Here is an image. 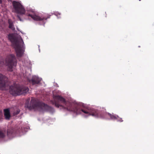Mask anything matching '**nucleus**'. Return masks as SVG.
<instances>
[{
	"label": "nucleus",
	"instance_id": "nucleus-13",
	"mask_svg": "<svg viewBox=\"0 0 154 154\" xmlns=\"http://www.w3.org/2000/svg\"><path fill=\"white\" fill-rule=\"evenodd\" d=\"M5 136V131L0 130V139L4 138Z\"/></svg>",
	"mask_w": 154,
	"mask_h": 154
},
{
	"label": "nucleus",
	"instance_id": "nucleus-20",
	"mask_svg": "<svg viewBox=\"0 0 154 154\" xmlns=\"http://www.w3.org/2000/svg\"><path fill=\"white\" fill-rule=\"evenodd\" d=\"M2 113L1 111H0V116H2Z\"/></svg>",
	"mask_w": 154,
	"mask_h": 154
},
{
	"label": "nucleus",
	"instance_id": "nucleus-12",
	"mask_svg": "<svg viewBox=\"0 0 154 154\" xmlns=\"http://www.w3.org/2000/svg\"><path fill=\"white\" fill-rule=\"evenodd\" d=\"M4 111L5 119L7 120H9L11 117L9 109H4Z\"/></svg>",
	"mask_w": 154,
	"mask_h": 154
},
{
	"label": "nucleus",
	"instance_id": "nucleus-4",
	"mask_svg": "<svg viewBox=\"0 0 154 154\" xmlns=\"http://www.w3.org/2000/svg\"><path fill=\"white\" fill-rule=\"evenodd\" d=\"M53 103L55 106L65 111H69L77 114L76 104H71L65 100L63 97L59 95L54 96Z\"/></svg>",
	"mask_w": 154,
	"mask_h": 154
},
{
	"label": "nucleus",
	"instance_id": "nucleus-3",
	"mask_svg": "<svg viewBox=\"0 0 154 154\" xmlns=\"http://www.w3.org/2000/svg\"><path fill=\"white\" fill-rule=\"evenodd\" d=\"M13 8V11L14 12L23 15L25 14L28 16L30 17L36 21L42 20H47L50 18L51 15L47 14V17H40L33 14V11L32 10L25 11V9L19 2L13 1L12 2Z\"/></svg>",
	"mask_w": 154,
	"mask_h": 154
},
{
	"label": "nucleus",
	"instance_id": "nucleus-14",
	"mask_svg": "<svg viewBox=\"0 0 154 154\" xmlns=\"http://www.w3.org/2000/svg\"><path fill=\"white\" fill-rule=\"evenodd\" d=\"M8 23L9 24V27L10 29H11L13 30H15V28L14 27L13 25V23L11 20H8Z\"/></svg>",
	"mask_w": 154,
	"mask_h": 154
},
{
	"label": "nucleus",
	"instance_id": "nucleus-9",
	"mask_svg": "<svg viewBox=\"0 0 154 154\" xmlns=\"http://www.w3.org/2000/svg\"><path fill=\"white\" fill-rule=\"evenodd\" d=\"M25 78L27 79V80L33 85L38 84L42 80V78L38 77L36 76H33L32 79H30V75L29 74L26 73L24 75Z\"/></svg>",
	"mask_w": 154,
	"mask_h": 154
},
{
	"label": "nucleus",
	"instance_id": "nucleus-19",
	"mask_svg": "<svg viewBox=\"0 0 154 154\" xmlns=\"http://www.w3.org/2000/svg\"><path fill=\"white\" fill-rule=\"evenodd\" d=\"M17 17L18 18L19 20L21 21L22 20H21V19L20 18V17H19V16L18 15H17Z\"/></svg>",
	"mask_w": 154,
	"mask_h": 154
},
{
	"label": "nucleus",
	"instance_id": "nucleus-11",
	"mask_svg": "<svg viewBox=\"0 0 154 154\" xmlns=\"http://www.w3.org/2000/svg\"><path fill=\"white\" fill-rule=\"evenodd\" d=\"M14 130L12 127L8 128L7 130V135L10 139L14 136Z\"/></svg>",
	"mask_w": 154,
	"mask_h": 154
},
{
	"label": "nucleus",
	"instance_id": "nucleus-17",
	"mask_svg": "<svg viewBox=\"0 0 154 154\" xmlns=\"http://www.w3.org/2000/svg\"><path fill=\"white\" fill-rule=\"evenodd\" d=\"M2 61H0V64L2 66L4 65V62H3V60L2 59Z\"/></svg>",
	"mask_w": 154,
	"mask_h": 154
},
{
	"label": "nucleus",
	"instance_id": "nucleus-7",
	"mask_svg": "<svg viewBox=\"0 0 154 154\" xmlns=\"http://www.w3.org/2000/svg\"><path fill=\"white\" fill-rule=\"evenodd\" d=\"M50 107L48 106L44 103L37 102L34 99H33L31 101L30 106L29 108L30 109H34L35 110H37L40 111H43L48 110Z\"/></svg>",
	"mask_w": 154,
	"mask_h": 154
},
{
	"label": "nucleus",
	"instance_id": "nucleus-1",
	"mask_svg": "<svg viewBox=\"0 0 154 154\" xmlns=\"http://www.w3.org/2000/svg\"><path fill=\"white\" fill-rule=\"evenodd\" d=\"M79 106L82 107V111L87 116H92L97 117L103 119H107L108 116L110 117L112 119H117L119 117L118 116L110 114L109 113H103L97 110L87 107L82 103L78 102V108Z\"/></svg>",
	"mask_w": 154,
	"mask_h": 154
},
{
	"label": "nucleus",
	"instance_id": "nucleus-10",
	"mask_svg": "<svg viewBox=\"0 0 154 154\" xmlns=\"http://www.w3.org/2000/svg\"><path fill=\"white\" fill-rule=\"evenodd\" d=\"M8 78L0 74V89H4L7 85Z\"/></svg>",
	"mask_w": 154,
	"mask_h": 154
},
{
	"label": "nucleus",
	"instance_id": "nucleus-5",
	"mask_svg": "<svg viewBox=\"0 0 154 154\" xmlns=\"http://www.w3.org/2000/svg\"><path fill=\"white\" fill-rule=\"evenodd\" d=\"M9 39L11 42L14 48L17 57H20L23 55L25 47L23 39L20 35L14 38L13 35L9 34L8 35Z\"/></svg>",
	"mask_w": 154,
	"mask_h": 154
},
{
	"label": "nucleus",
	"instance_id": "nucleus-6",
	"mask_svg": "<svg viewBox=\"0 0 154 154\" xmlns=\"http://www.w3.org/2000/svg\"><path fill=\"white\" fill-rule=\"evenodd\" d=\"M29 90L27 87L15 84L10 87L9 92L11 94L16 96L26 93Z\"/></svg>",
	"mask_w": 154,
	"mask_h": 154
},
{
	"label": "nucleus",
	"instance_id": "nucleus-15",
	"mask_svg": "<svg viewBox=\"0 0 154 154\" xmlns=\"http://www.w3.org/2000/svg\"><path fill=\"white\" fill-rule=\"evenodd\" d=\"M20 112V110L19 109H17L16 111V112H14L13 113V115L15 116L18 114Z\"/></svg>",
	"mask_w": 154,
	"mask_h": 154
},
{
	"label": "nucleus",
	"instance_id": "nucleus-18",
	"mask_svg": "<svg viewBox=\"0 0 154 154\" xmlns=\"http://www.w3.org/2000/svg\"><path fill=\"white\" fill-rule=\"evenodd\" d=\"M118 121L120 122H122L123 120H122V119L121 118H119L118 119Z\"/></svg>",
	"mask_w": 154,
	"mask_h": 154
},
{
	"label": "nucleus",
	"instance_id": "nucleus-16",
	"mask_svg": "<svg viewBox=\"0 0 154 154\" xmlns=\"http://www.w3.org/2000/svg\"><path fill=\"white\" fill-rule=\"evenodd\" d=\"M54 15H55L56 16H58V15H60V14L58 13L57 12H54Z\"/></svg>",
	"mask_w": 154,
	"mask_h": 154
},
{
	"label": "nucleus",
	"instance_id": "nucleus-8",
	"mask_svg": "<svg viewBox=\"0 0 154 154\" xmlns=\"http://www.w3.org/2000/svg\"><path fill=\"white\" fill-rule=\"evenodd\" d=\"M6 65L8 67V70L10 71H12L13 68L16 66L17 64L15 56L13 54L9 55L6 58Z\"/></svg>",
	"mask_w": 154,
	"mask_h": 154
},
{
	"label": "nucleus",
	"instance_id": "nucleus-21",
	"mask_svg": "<svg viewBox=\"0 0 154 154\" xmlns=\"http://www.w3.org/2000/svg\"><path fill=\"white\" fill-rule=\"evenodd\" d=\"M2 3V0H0V3Z\"/></svg>",
	"mask_w": 154,
	"mask_h": 154
},
{
	"label": "nucleus",
	"instance_id": "nucleus-2",
	"mask_svg": "<svg viewBox=\"0 0 154 154\" xmlns=\"http://www.w3.org/2000/svg\"><path fill=\"white\" fill-rule=\"evenodd\" d=\"M13 8V11L14 12L23 15L25 14L28 16L30 17L36 21L42 20H47L50 18L51 15L47 14V17H40L33 14V11L32 10L25 11V9L19 2L13 1L12 2Z\"/></svg>",
	"mask_w": 154,
	"mask_h": 154
}]
</instances>
